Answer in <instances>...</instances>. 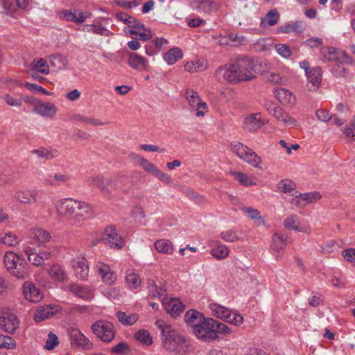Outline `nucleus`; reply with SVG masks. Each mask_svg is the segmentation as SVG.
<instances>
[{"label":"nucleus","instance_id":"obj_60","mask_svg":"<svg viewBox=\"0 0 355 355\" xmlns=\"http://www.w3.org/2000/svg\"><path fill=\"white\" fill-rule=\"evenodd\" d=\"M221 238L227 242H234L239 240L237 233L232 230L221 232Z\"/></svg>","mask_w":355,"mask_h":355},{"label":"nucleus","instance_id":"obj_36","mask_svg":"<svg viewBox=\"0 0 355 355\" xmlns=\"http://www.w3.org/2000/svg\"><path fill=\"white\" fill-rule=\"evenodd\" d=\"M232 175L234 180L243 187H248L257 185V180L254 176L239 171H233Z\"/></svg>","mask_w":355,"mask_h":355},{"label":"nucleus","instance_id":"obj_52","mask_svg":"<svg viewBox=\"0 0 355 355\" xmlns=\"http://www.w3.org/2000/svg\"><path fill=\"white\" fill-rule=\"evenodd\" d=\"M128 33L131 35L139 33V30H146L145 26L137 19L132 17L130 21H128Z\"/></svg>","mask_w":355,"mask_h":355},{"label":"nucleus","instance_id":"obj_4","mask_svg":"<svg viewBox=\"0 0 355 355\" xmlns=\"http://www.w3.org/2000/svg\"><path fill=\"white\" fill-rule=\"evenodd\" d=\"M255 68H218L216 71V76L220 78L223 77L224 80L230 83H236L240 81H246L256 77Z\"/></svg>","mask_w":355,"mask_h":355},{"label":"nucleus","instance_id":"obj_15","mask_svg":"<svg viewBox=\"0 0 355 355\" xmlns=\"http://www.w3.org/2000/svg\"><path fill=\"white\" fill-rule=\"evenodd\" d=\"M68 334L71 345L86 349H89L92 347V343L80 331L79 329L71 327L68 330Z\"/></svg>","mask_w":355,"mask_h":355},{"label":"nucleus","instance_id":"obj_62","mask_svg":"<svg viewBox=\"0 0 355 355\" xmlns=\"http://www.w3.org/2000/svg\"><path fill=\"white\" fill-rule=\"evenodd\" d=\"M58 344V338L57 336L53 333H49L46 341L45 347L49 349H54Z\"/></svg>","mask_w":355,"mask_h":355},{"label":"nucleus","instance_id":"obj_14","mask_svg":"<svg viewBox=\"0 0 355 355\" xmlns=\"http://www.w3.org/2000/svg\"><path fill=\"white\" fill-rule=\"evenodd\" d=\"M102 239L111 248L121 249L125 243L121 235L117 232L115 226L108 225L104 230Z\"/></svg>","mask_w":355,"mask_h":355},{"label":"nucleus","instance_id":"obj_45","mask_svg":"<svg viewBox=\"0 0 355 355\" xmlns=\"http://www.w3.org/2000/svg\"><path fill=\"white\" fill-rule=\"evenodd\" d=\"M190 107L195 111V114L198 118L205 117L209 110L207 103L202 99L197 102L196 104H193V105Z\"/></svg>","mask_w":355,"mask_h":355},{"label":"nucleus","instance_id":"obj_43","mask_svg":"<svg viewBox=\"0 0 355 355\" xmlns=\"http://www.w3.org/2000/svg\"><path fill=\"white\" fill-rule=\"evenodd\" d=\"M89 184L90 185L96 187L100 189L101 191H110L108 189V186L111 185L110 180H105L104 178L101 175H98L96 176L91 177L89 179Z\"/></svg>","mask_w":355,"mask_h":355},{"label":"nucleus","instance_id":"obj_32","mask_svg":"<svg viewBox=\"0 0 355 355\" xmlns=\"http://www.w3.org/2000/svg\"><path fill=\"white\" fill-rule=\"evenodd\" d=\"M20 243V239L14 232L6 231L0 232V243L7 247H15Z\"/></svg>","mask_w":355,"mask_h":355},{"label":"nucleus","instance_id":"obj_16","mask_svg":"<svg viewBox=\"0 0 355 355\" xmlns=\"http://www.w3.org/2000/svg\"><path fill=\"white\" fill-rule=\"evenodd\" d=\"M94 269L105 284L112 285L116 282V275L111 270L109 265L98 261L94 266Z\"/></svg>","mask_w":355,"mask_h":355},{"label":"nucleus","instance_id":"obj_56","mask_svg":"<svg viewBox=\"0 0 355 355\" xmlns=\"http://www.w3.org/2000/svg\"><path fill=\"white\" fill-rule=\"evenodd\" d=\"M128 64L131 67H146V60L136 53H131L128 58Z\"/></svg>","mask_w":355,"mask_h":355},{"label":"nucleus","instance_id":"obj_22","mask_svg":"<svg viewBox=\"0 0 355 355\" xmlns=\"http://www.w3.org/2000/svg\"><path fill=\"white\" fill-rule=\"evenodd\" d=\"M287 245V236L281 233L275 232L272 238L270 248L277 259L281 257Z\"/></svg>","mask_w":355,"mask_h":355},{"label":"nucleus","instance_id":"obj_13","mask_svg":"<svg viewBox=\"0 0 355 355\" xmlns=\"http://www.w3.org/2000/svg\"><path fill=\"white\" fill-rule=\"evenodd\" d=\"M19 320L9 310L0 311V328L5 331L13 334L19 328Z\"/></svg>","mask_w":355,"mask_h":355},{"label":"nucleus","instance_id":"obj_27","mask_svg":"<svg viewBox=\"0 0 355 355\" xmlns=\"http://www.w3.org/2000/svg\"><path fill=\"white\" fill-rule=\"evenodd\" d=\"M34 112L42 116L52 118L55 115L57 110L51 103L37 102L34 106Z\"/></svg>","mask_w":355,"mask_h":355},{"label":"nucleus","instance_id":"obj_19","mask_svg":"<svg viewBox=\"0 0 355 355\" xmlns=\"http://www.w3.org/2000/svg\"><path fill=\"white\" fill-rule=\"evenodd\" d=\"M69 290L75 296L85 301H89L94 297V289L87 286L71 283L69 286Z\"/></svg>","mask_w":355,"mask_h":355},{"label":"nucleus","instance_id":"obj_57","mask_svg":"<svg viewBox=\"0 0 355 355\" xmlns=\"http://www.w3.org/2000/svg\"><path fill=\"white\" fill-rule=\"evenodd\" d=\"M198 8L202 11L209 13L217 9L216 3L210 0L202 1L199 3Z\"/></svg>","mask_w":355,"mask_h":355},{"label":"nucleus","instance_id":"obj_42","mask_svg":"<svg viewBox=\"0 0 355 355\" xmlns=\"http://www.w3.org/2000/svg\"><path fill=\"white\" fill-rule=\"evenodd\" d=\"M182 50L178 47L172 48L164 55V59L169 65L174 64L178 60L182 58Z\"/></svg>","mask_w":355,"mask_h":355},{"label":"nucleus","instance_id":"obj_25","mask_svg":"<svg viewBox=\"0 0 355 355\" xmlns=\"http://www.w3.org/2000/svg\"><path fill=\"white\" fill-rule=\"evenodd\" d=\"M273 94L276 98L284 106H293L296 102L295 95L285 88H277Z\"/></svg>","mask_w":355,"mask_h":355},{"label":"nucleus","instance_id":"obj_37","mask_svg":"<svg viewBox=\"0 0 355 355\" xmlns=\"http://www.w3.org/2000/svg\"><path fill=\"white\" fill-rule=\"evenodd\" d=\"M298 199L297 203L300 206H305L307 204L313 203L318 201L321 198V195L317 191L298 193Z\"/></svg>","mask_w":355,"mask_h":355},{"label":"nucleus","instance_id":"obj_59","mask_svg":"<svg viewBox=\"0 0 355 355\" xmlns=\"http://www.w3.org/2000/svg\"><path fill=\"white\" fill-rule=\"evenodd\" d=\"M130 349L127 343L121 342L113 347L110 352L115 354H126L129 352Z\"/></svg>","mask_w":355,"mask_h":355},{"label":"nucleus","instance_id":"obj_21","mask_svg":"<svg viewBox=\"0 0 355 355\" xmlns=\"http://www.w3.org/2000/svg\"><path fill=\"white\" fill-rule=\"evenodd\" d=\"M22 288L24 297L29 302L37 303L43 298L42 293L31 282H24Z\"/></svg>","mask_w":355,"mask_h":355},{"label":"nucleus","instance_id":"obj_58","mask_svg":"<svg viewBox=\"0 0 355 355\" xmlns=\"http://www.w3.org/2000/svg\"><path fill=\"white\" fill-rule=\"evenodd\" d=\"M261 75L263 76V78L269 82L274 83H282V77L281 76L276 72H261Z\"/></svg>","mask_w":355,"mask_h":355},{"label":"nucleus","instance_id":"obj_48","mask_svg":"<svg viewBox=\"0 0 355 355\" xmlns=\"http://www.w3.org/2000/svg\"><path fill=\"white\" fill-rule=\"evenodd\" d=\"M116 317L121 323L125 325H132L138 320V316L136 313L126 315L125 313L122 311L117 312Z\"/></svg>","mask_w":355,"mask_h":355},{"label":"nucleus","instance_id":"obj_9","mask_svg":"<svg viewBox=\"0 0 355 355\" xmlns=\"http://www.w3.org/2000/svg\"><path fill=\"white\" fill-rule=\"evenodd\" d=\"M320 53L323 58L327 61H334L340 64H353V60L348 54L334 47L323 46L320 49Z\"/></svg>","mask_w":355,"mask_h":355},{"label":"nucleus","instance_id":"obj_51","mask_svg":"<svg viewBox=\"0 0 355 355\" xmlns=\"http://www.w3.org/2000/svg\"><path fill=\"white\" fill-rule=\"evenodd\" d=\"M33 153H36L39 157L45 159H52L58 155V151L55 149L40 148L37 150H33Z\"/></svg>","mask_w":355,"mask_h":355},{"label":"nucleus","instance_id":"obj_10","mask_svg":"<svg viewBox=\"0 0 355 355\" xmlns=\"http://www.w3.org/2000/svg\"><path fill=\"white\" fill-rule=\"evenodd\" d=\"M130 157L137 162L144 170L150 173L159 180L167 184L171 182V178L167 174L163 173L148 159L136 153H131Z\"/></svg>","mask_w":355,"mask_h":355},{"label":"nucleus","instance_id":"obj_50","mask_svg":"<svg viewBox=\"0 0 355 355\" xmlns=\"http://www.w3.org/2000/svg\"><path fill=\"white\" fill-rule=\"evenodd\" d=\"M184 97L190 107L202 99L198 93L191 88L185 89Z\"/></svg>","mask_w":355,"mask_h":355},{"label":"nucleus","instance_id":"obj_33","mask_svg":"<svg viewBox=\"0 0 355 355\" xmlns=\"http://www.w3.org/2000/svg\"><path fill=\"white\" fill-rule=\"evenodd\" d=\"M74 10H63L60 12V17L67 21H73L76 24H83L85 21L86 17L83 12H79Z\"/></svg>","mask_w":355,"mask_h":355},{"label":"nucleus","instance_id":"obj_61","mask_svg":"<svg viewBox=\"0 0 355 355\" xmlns=\"http://www.w3.org/2000/svg\"><path fill=\"white\" fill-rule=\"evenodd\" d=\"M242 210L247 214L248 217L250 218V219H262L259 211L256 209H254L250 207H243Z\"/></svg>","mask_w":355,"mask_h":355},{"label":"nucleus","instance_id":"obj_17","mask_svg":"<svg viewBox=\"0 0 355 355\" xmlns=\"http://www.w3.org/2000/svg\"><path fill=\"white\" fill-rule=\"evenodd\" d=\"M28 235L32 243L37 246H44L51 240V234L47 230L40 227L30 229Z\"/></svg>","mask_w":355,"mask_h":355},{"label":"nucleus","instance_id":"obj_20","mask_svg":"<svg viewBox=\"0 0 355 355\" xmlns=\"http://www.w3.org/2000/svg\"><path fill=\"white\" fill-rule=\"evenodd\" d=\"M284 225L288 230L310 234L311 232V226L307 223H300L297 216L293 215L287 217L284 220Z\"/></svg>","mask_w":355,"mask_h":355},{"label":"nucleus","instance_id":"obj_6","mask_svg":"<svg viewBox=\"0 0 355 355\" xmlns=\"http://www.w3.org/2000/svg\"><path fill=\"white\" fill-rule=\"evenodd\" d=\"M209 308L211 315L234 326H240L243 323V317L236 311H232L216 302H211Z\"/></svg>","mask_w":355,"mask_h":355},{"label":"nucleus","instance_id":"obj_12","mask_svg":"<svg viewBox=\"0 0 355 355\" xmlns=\"http://www.w3.org/2000/svg\"><path fill=\"white\" fill-rule=\"evenodd\" d=\"M268 120L261 112L252 113L247 115L243 122V128L250 132H254L267 124Z\"/></svg>","mask_w":355,"mask_h":355},{"label":"nucleus","instance_id":"obj_34","mask_svg":"<svg viewBox=\"0 0 355 355\" xmlns=\"http://www.w3.org/2000/svg\"><path fill=\"white\" fill-rule=\"evenodd\" d=\"M69 180V176L67 173H56L49 175L45 179V184L51 187H59L65 184Z\"/></svg>","mask_w":355,"mask_h":355},{"label":"nucleus","instance_id":"obj_8","mask_svg":"<svg viewBox=\"0 0 355 355\" xmlns=\"http://www.w3.org/2000/svg\"><path fill=\"white\" fill-rule=\"evenodd\" d=\"M264 106L267 112L271 116H274L279 122L282 123L284 125L291 127L298 125L297 120L276 103L268 102Z\"/></svg>","mask_w":355,"mask_h":355},{"label":"nucleus","instance_id":"obj_28","mask_svg":"<svg viewBox=\"0 0 355 355\" xmlns=\"http://www.w3.org/2000/svg\"><path fill=\"white\" fill-rule=\"evenodd\" d=\"M258 61L245 55H238L232 57L229 67H257Z\"/></svg>","mask_w":355,"mask_h":355},{"label":"nucleus","instance_id":"obj_18","mask_svg":"<svg viewBox=\"0 0 355 355\" xmlns=\"http://www.w3.org/2000/svg\"><path fill=\"white\" fill-rule=\"evenodd\" d=\"M47 274L53 282H65L69 279L64 266L59 263L51 264L47 269Z\"/></svg>","mask_w":355,"mask_h":355},{"label":"nucleus","instance_id":"obj_26","mask_svg":"<svg viewBox=\"0 0 355 355\" xmlns=\"http://www.w3.org/2000/svg\"><path fill=\"white\" fill-rule=\"evenodd\" d=\"M60 310V306L57 305H45L37 309L34 315V320L36 322L44 320Z\"/></svg>","mask_w":355,"mask_h":355},{"label":"nucleus","instance_id":"obj_64","mask_svg":"<svg viewBox=\"0 0 355 355\" xmlns=\"http://www.w3.org/2000/svg\"><path fill=\"white\" fill-rule=\"evenodd\" d=\"M342 255L347 261L355 263V249H345L343 250Z\"/></svg>","mask_w":355,"mask_h":355},{"label":"nucleus","instance_id":"obj_23","mask_svg":"<svg viewBox=\"0 0 355 355\" xmlns=\"http://www.w3.org/2000/svg\"><path fill=\"white\" fill-rule=\"evenodd\" d=\"M71 267L73 269L76 277L80 280L87 279L89 268L87 260L84 258L74 259L71 262Z\"/></svg>","mask_w":355,"mask_h":355},{"label":"nucleus","instance_id":"obj_3","mask_svg":"<svg viewBox=\"0 0 355 355\" xmlns=\"http://www.w3.org/2000/svg\"><path fill=\"white\" fill-rule=\"evenodd\" d=\"M159 328L164 337L162 344L166 350L179 354H185L189 352V343L184 336L172 329L170 325H162Z\"/></svg>","mask_w":355,"mask_h":355},{"label":"nucleus","instance_id":"obj_49","mask_svg":"<svg viewBox=\"0 0 355 355\" xmlns=\"http://www.w3.org/2000/svg\"><path fill=\"white\" fill-rule=\"evenodd\" d=\"M150 292L155 297H157L163 304L164 299H168L166 296V289L165 286H159L157 284H152L150 288Z\"/></svg>","mask_w":355,"mask_h":355},{"label":"nucleus","instance_id":"obj_55","mask_svg":"<svg viewBox=\"0 0 355 355\" xmlns=\"http://www.w3.org/2000/svg\"><path fill=\"white\" fill-rule=\"evenodd\" d=\"M215 329L216 334V340L218 338V334H221L224 336H228L232 333V330L230 327H229L225 323L220 322L217 320Z\"/></svg>","mask_w":355,"mask_h":355},{"label":"nucleus","instance_id":"obj_47","mask_svg":"<svg viewBox=\"0 0 355 355\" xmlns=\"http://www.w3.org/2000/svg\"><path fill=\"white\" fill-rule=\"evenodd\" d=\"M279 19V14L276 9L270 10L261 20V24L264 26H272L277 24Z\"/></svg>","mask_w":355,"mask_h":355},{"label":"nucleus","instance_id":"obj_40","mask_svg":"<svg viewBox=\"0 0 355 355\" xmlns=\"http://www.w3.org/2000/svg\"><path fill=\"white\" fill-rule=\"evenodd\" d=\"M277 189L283 193H291L296 198L298 197L299 192L295 190V184L289 179H284L281 180L277 184Z\"/></svg>","mask_w":355,"mask_h":355},{"label":"nucleus","instance_id":"obj_54","mask_svg":"<svg viewBox=\"0 0 355 355\" xmlns=\"http://www.w3.org/2000/svg\"><path fill=\"white\" fill-rule=\"evenodd\" d=\"M16 345V342L12 337L0 334V348L14 349Z\"/></svg>","mask_w":355,"mask_h":355},{"label":"nucleus","instance_id":"obj_11","mask_svg":"<svg viewBox=\"0 0 355 355\" xmlns=\"http://www.w3.org/2000/svg\"><path fill=\"white\" fill-rule=\"evenodd\" d=\"M91 328L93 333L103 342L109 343L114 338V326L109 322L96 321L92 325Z\"/></svg>","mask_w":355,"mask_h":355},{"label":"nucleus","instance_id":"obj_46","mask_svg":"<svg viewBox=\"0 0 355 355\" xmlns=\"http://www.w3.org/2000/svg\"><path fill=\"white\" fill-rule=\"evenodd\" d=\"M134 337L144 345L150 346L153 344V338L147 330H139L135 334Z\"/></svg>","mask_w":355,"mask_h":355},{"label":"nucleus","instance_id":"obj_35","mask_svg":"<svg viewBox=\"0 0 355 355\" xmlns=\"http://www.w3.org/2000/svg\"><path fill=\"white\" fill-rule=\"evenodd\" d=\"M15 198L21 203L29 204L37 200V192L33 190L18 191L15 194Z\"/></svg>","mask_w":355,"mask_h":355},{"label":"nucleus","instance_id":"obj_1","mask_svg":"<svg viewBox=\"0 0 355 355\" xmlns=\"http://www.w3.org/2000/svg\"><path fill=\"white\" fill-rule=\"evenodd\" d=\"M56 211L60 217H67L71 224L76 227L83 225L85 221L93 216L92 207L86 202L71 198H62L55 205Z\"/></svg>","mask_w":355,"mask_h":355},{"label":"nucleus","instance_id":"obj_53","mask_svg":"<svg viewBox=\"0 0 355 355\" xmlns=\"http://www.w3.org/2000/svg\"><path fill=\"white\" fill-rule=\"evenodd\" d=\"M49 66L51 67H66L67 60L66 58L60 54H56L49 57Z\"/></svg>","mask_w":355,"mask_h":355},{"label":"nucleus","instance_id":"obj_39","mask_svg":"<svg viewBox=\"0 0 355 355\" xmlns=\"http://www.w3.org/2000/svg\"><path fill=\"white\" fill-rule=\"evenodd\" d=\"M304 28V23L302 21H297L279 26L277 31L283 33H289L291 32L302 33Z\"/></svg>","mask_w":355,"mask_h":355},{"label":"nucleus","instance_id":"obj_29","mask_svg":"<svg viewBox=\"0 0 355 355\" xmlns=\"http://www.w3.org/2000/svg\"><path fill=\"white\" fill-rule=\"evenodd\" d=\"M306 75L309 81L314 87L313 90H316L320 85L322 80L321 68H304Z\"/></svg>","mask_w":355,"mask_h":355},{"label":"nucleus","instance_id":"obj_2","mask_svg":"<svg viewBox=\"0 0 355 355\" xmlns=\"http://www.w3.org/2000/svg\"><path fill=\"white\" fill-rule=\"evenodd\" d=\"M3 263L6 271L18 279H25L30 277V265L21 254L12 250L6 251L3 254Z\"/></svg>","mask_w":355,"mask_h":355},{"label":"nucleus","instance_id":"obj_63","mask_svg":"<svg viewBox=\"0 0 355 355\" xmlns=\"http://www.w3.org/2000/svg\"><path fill=\"white\" fill-rule=\"evenodd\" d=\"M228 39L230 41L234 42L235 46L244 44L247 42V40L244 36H239V35L234 34L232 33L228 35Z\"/></svg>","mask_w":355,"mask_h":355},{"label":"nucleus","instance_id":"obj_5","mask_svg":"<svg viewBox=\"0 0 355 355\" xmlns=\"http://www.w3.org/2000/svg\"><path fill=\"white\" fill-rule=\"evenodd\" d=\"M232 151L255 168L262 169V159L252 149L239 141H233L230 144Z\"/></svg>","mask_w":355,"mask_h":355},{"label":"nucleus","instance_id":"obj_24","mask_svg":"<svg viewBox=\"0 0 355 355\" xmlns=\"http://www.w3.org/2000/svg\"><path fill=\"white\" fill-rule=\"evenodd\" d=\"M163 306L166 311L173 318L178 316L184 309V305L176 297L163 300Z\"/></svg>","mask_w":355,"mask_h":355},{"label":"nucleus","instance_id":"obj_31","mask_svg":"<svg viewBox=\"0 0 355 355\" xmlns=\"http://www.w3.org/2000/svg\"><path fill=\"white\" fill-rule=\"evenodd\" d=\"M205 318L202 313L193 309L189 310L184 315L185 322L193 328V331Z\"/></svg>","mask_w":355,"mask_h":355},{"label":"nucleus","instance_id":"obj_30","mask_svg":"<svg viewBox=\"0 0 355 355\" xmlns=\"http://www.w3.org/2000/svg\"><path fill=\"white\" fill-rule=\"evenodd\" d=\"M34 248L29 245L24 246L23 252L27 257L28 261L33 266H41L44 264V257L37 253Z\"/></svg>","mask_w":355,"mask_h":355},{"label":"nucleus","instance_id":"obj_7","mask_svg":"<svg viewBox=\"0 0 355 355\" xmlns=\"http://www.w3.org/2000/svg\"><path fill=\"white\" fill-rule=\"evenodd\" d=\"M216 320L211 318H205L202 322L194 327L193 334L200 340L211 342L216 340Z\"/></svg>","mask_w":355,"mask_h":355},{"label":"nucleus","instance_id":"obj_41","mask_svg":"<svg viewBox=\"0 0 355 355\" xmlns=\"http://www.w3.org/2000/svg\"><path fill=\"white\" fill-rule=\"evenodd\" d=\"M155 249L160 253L171 254L174 252L173 243L167 239H159L155 243Z\"/></svg>","mask_w":355,"mask_h":355},{"label":"nucleus","instance_id":"obj_38","mask_svg":"<svg viewBox=\"0 0 355 355\" xmlns=\"http://www.w3.org/2000/svg\"><path fill=\"white\" fill-rule=\"evenodd\" d=\"M141 280L139 275L132 269L125 272V284L130 289L137 288L141 284Z\"/></svg>","mask_w":355,"mask_h":355},{"label":"nucleus","instance_id":"obj_44","mask_svg":"<svg viewBox=\"0 0 355 355\" xmlns=\"http://www.w3.org/2000/svg\"><path fill=\"white\" fill-rule=\"evenodd\" d=\"M210 254L216 259H224L229 256L230 250L225 245L218 244L211 248Z\"/></svg>","mask_w":355,"mask_h":355}]
</instances>
